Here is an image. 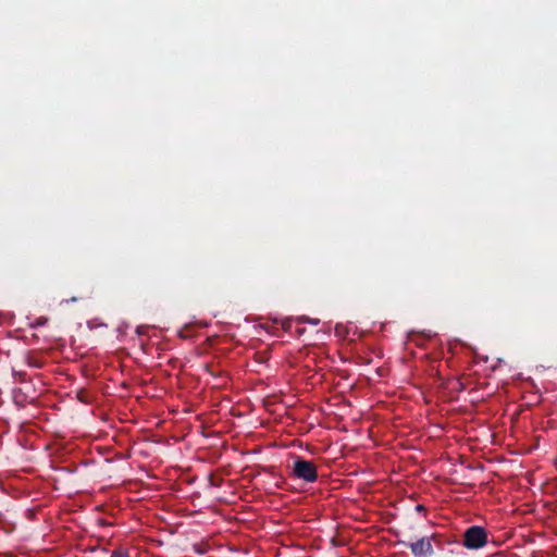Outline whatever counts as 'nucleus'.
I'll return each instance as SVG.
<instances>
[{
	"mask_svg": "<svg viewBox=\"0 0 557 557\" xmlns=\"http://www.w3.org/2000/svg\"><path fill=\"white\" fill-rule=\"evenodd\" d=\"M290 475L307 483H313L318 480L317 466L302 457H296L292 467Z\"/></svg>",
	"mask_w": 557,
	"mask_h": 557,
	"instance_id": "1",
	"label": "nucleus"
},
{
	"mask_svg": "<svg viewBox=\"0 0 557 557\" xmlns=\"http://www.w3.org/2000/svg\"><path fill=\"white\" fill-rule=\"evenodd\" d=\"M487 531L480 525H471L463 532L462 545L468 549H480L487 544Z\"/></svg>",
	"mask_w": 557,
	"mask_h": 557,
	"instance_id": "2",
	"label": "nucleus"
},
{
	"mask_svg": "<svg viewBox=\"0 0 557 557\" xmlns=\"http://www.w3.org/2000/svg\"><path fill=\"white\" fill-rule=\"evenodd\" d=\"M401 545L409 547L414 557H431L434 554V549L431 543V537L423 536L416 542H399Z\"/></svg>",
	"mask_w": 557,
	"mask_h": 557,
	"instance_id": "3",
	"label": "nucleus"
},
{
	"mask_svg": "<svg viewBox=\"0 0 557 557\" xmlns=\"http://www.w3.org/2000/svg\"><path fill=\"white\" fill-rule=\"evenodd\" d=\"M110 557H131L129 553L124 549H115L112 552Z\"/></svg>",
	"mask_w": 557,
	"mask_h": 557,
	"instance_id": "4",
	"label": "nucleus"
},
{
	"mask_svg": "<svg viewBox=\"0 0 557 557\" xmlns=\"http://www.w3.org/2000/svg\"><path fill=\"white\" fill-rule=\"evenodd\" d=\"M14 375L18 376L20 381H24V379H25V373H23V372H14Z\"/></svg>",
	"mask_w": 557,
	"mask_h": 557,
	"instance_id": "5",
	"label": "nucleus"
},
{
	"mask_svg": "<svg viewBox=\"0 0 557 557\" xmlns=\"http://www.w3.org/2000/svg\"><path fill=\"white\" fill-rule=\"evenodd\" d=\"M46 322H47V319L39 318V319L36 321V325H44Z\"/></svg>",
	"mask_w": 557,
	"mask_h": 557,
	"instance_id": "6",
	"label": "nucleus"
},
{
	"mask_svg": "<svg viewBox=\"0 0 557 557\" xmlns=\"http://www.w3.org/2000/svg\"><path fill=\"white\" fill-rule=\"evenodd\" d=\"M306 321L317 325L319 323V320L318 319H306Z\"/></svg>",
	"mask_w": 557,
	"mask_h": 557,
	"instance_id": "7",
	"label": "nucleus"
},
{
	"mask_svg": "<svg viewBox=\"0 0 557 557\" xmlns=\"http://www.w3.org/2000/svg\"><path fill=\"white\" fill-rule=\"evenodd\" d=\"M416 510L417 511H424L425 510V507L423 505H417L416 506Z\"/></svg>",
	"mask_w": 557,
	"mask_h": 557,
	"instance_id": "8",
	"label": "nucleus"
},
{
	"mask_svg": "<svg viewBox=\"0 0 557 557\" xmlns=\"http://www.w3.org/2000/svg\"><path fill=\"white\" fill-rule=\"evenodd\" d=\"M208 372H209L210 374H212V375H215V373H214L211 369H209V368H208Z\"/></svg>",
	"mask_w": 557,
	"mask_h": 557,
	"instance_id": "9",
	"label": "nucleus"
}]
</instances>
